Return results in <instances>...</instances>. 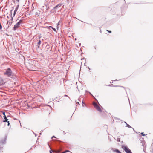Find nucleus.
Masks as SVG:
<instances>
[{"instance_id": "obj_1", "label": "nucleus", "mask_w": 153, "mask_h": 153, "mask_svg": "<svg viewBox=\"0 0 153 153\" xmlns=\"http://www.w3.org/2000/svg\"><path fill=\"white\" fill-rule=\"evenodd\" d=\"M4 74L8 77L13 76V74L11 69L9 68L7 69Z\"/></svg>"}, {"instance_id": "obj_2", "label": "nucleus", "mask_w": 153, "mask_h": 153, "mask_svg": "<svg viewBox=\"0 0 153 153\" xmlns=\"http://www.w3.org/2000/svg\"><path fill=\"white\" fill-rule=\"evenodd\" d=\"M22 21L21 20H19L16 24L14 25L13 27V30L15 31L19 27V25L20 24L22 23Z\"/></svg>"}, {"instance_id": "obj_3", "label": "nucleus", "mask_w": 153, "mask_h": 153, "mask_svg": "<svg viewBox=\"0 0 153 153\" xmlns=\"http://www.w3.org/2000/svg\"><path fill=\"white\" fill-rule=\"evenodd\" d=\"M122 148L126 153H132L131 150L127 147L125 146H122Z\"/></svg>"}, {"instance_id": "obj_4", "label": "nucleus", "mask_w": 153, "mask_h": 153, "mask_svg": "<svg viewBox=\"0 0 153 153\" xmlns=\"http://www.w3.org/2000/svg\"><path fill=\"white\" fill-rule=\"evenodd\" d=\"M93 105L95 108L98 111L100 112H102V110L99 107V106L95 102H94L93 103Z\"/></svg>"}, {"instance_id": "obj_5", "label": "nucleus", "mask_w": 153, "mask_h": 153, "mask_svg": "<svg viewBox=\"0 0 153 153\" xmlns=\"http://www.w3.org/2000/svg\"><path fill=\"white\" fill-rule=\"evenodd\" d=\"M19 5L18 4L17 6L16 7V8L15 9V10L14 11V13H13L14 16L15 15L16 11L18 10V9L19 7Z\"/></svg>"}, {"instance_id": "obj_6", "label": "nucleus", "mask_w": 153, "mask_h": 153, "mask_svg": "<svg viewBox=\"0 0 153 153\" xmlns=\"http://www.w3.org/2000/svg\"><path fill=\"white\" fill-rule=\"evenodd\" d=\"M62 4H58L54 7V9H55L57 7H59L62 5Z\"/></svg>"}, {"instance_id": "obj_7", "label": "nucleus", "mask_w": 153, "mask_h": 153, "mask_svg": "<svg viewBox=\"0 0 153 153\" xmlns=\"http://www.w3.org/2000/svg\"><path fill=\"white\" fill-rule=\"evenodd\" d=\"M114 151L116 152L117 153H121L120 151L118 149H116L114 150Z\"/></svg>"}, {"instance_id": "obj_8", "label": "nucleus", "mask_w": 153, "mask_h": 153, "mask_svg": "<svg viewBox=\"0 0 153 153\" xmlns=\"http://www.w3.org/2000/svg\"><path fill=\"white\" fill-rule=\"evenodd\" d=\"M126 127H128V128H132L133 129V130H134V128H132V127H131V126L130 125H129V124H127V125H126Z\"/></svg>"}, {"instance_id": "obj_9", "label": "nucleus", "mask_w": 153, "mask_h": 153, "mask_svg": "<svg viewBox=\"0 0 153 153\" xmlns=\"http://www.w3.org/2000/svg\"><path fill=\"white\" fill-rule=\"evenodd\" d=\"M19 0H12L13 1V2L15 3L16 1V2L18 3V4H19Z\"/></svg>"}, {"instance_id": "obj_10", "label": "nucleus", "mask_w": 153, "mask_h": 153, "mask_svg": "<svg viewBox=\"0 0 153 153\" xmlns=\"http://www.w3.org/2000/svg\"><path fill=\"white\" fill-rule=\"evenodd\" d=\"M117 142H120V138H117Z\"/></svg>"}, {"instance_id": "obj_11", "label": "nucleus", "mask_w": 153, "mask_h": 153, "mask_svg": "<svg viewBox=\"0 0 153 153\" xmlns=\"http://www.w3.org/2000/svg\"><path fill=\"white\" fill-rule=\"evenodd\" d=\"M5 120H4L3 121V122H7L8 121V119H7V118L5 119Z\"/></svg>"}, {"instance_id": "obj_12", "label": "nucleus", "mask_w": 153, "mask_h": 153, "mask_svg": "<svg viewBox=\"0 0 153 153\" xmlns=\"http://www.w3.org/2000/svg\"><path fill=\"white\" fill-rule=\"evenodd\" d=\"M69 151L68 150H66L65 152H63L62 153H65L66 152H69Z\"/></svg>"}, {"instance_id": "obj_13", "label": "nucleus", "mask_w": 153, "mask_h": 153, "mask_svg": "<svg viewBox=\"0 0 153 153\" xmlns=\"http://www.w3.org/2000/svg\"><path fill=\"white\" fill-rule=\"evenodd\" d=\"M41 43V41L40 40H39L38 43V44L39 45Z\"/></svg>"}, {"instance_id": "obj_14", "label": "nucleus", "mask_w": 153, "mask_h": 153, "mask_svg": "<svg viewBox=\"0 0 153 153\" xmlns=\"http://www.w3.org/2000/svg\"><path fill=\"white\" fill-rule=\"evenodd\" d=\"M3 117L4 119H5L7 118L5 115H4V116Z\"/></svg>"}, {"instance_id": "obj_15", "label": "nucleus", "mask_w": 153, "mask_h": 153, "mask_svg": "<svg viewBox=\"0 0 153 153\" xmlns=\"http://www.w3.org/2000/svg\"><path fill=\"white\" fill-rule=\"evenodd\" d=\"M141 134L143 136H145V134H144V133H143V132H142L141 133Z\"/></svg>"}, {"instance_id": "obj_16", "label": "nucleus", "mask_w": 153, "mask_h": 153, "mask_svg": "<svg viewBox=\"0 0 153 153\" xmlns=\"http://www.w3.org/2000/svg\"><path fill=\"white\" fill-rule=\"evenodd\" d=\"M60 150H57L56 151V152H58V153H59L60 152Z\"/></svg>"}, {"instance_id": "obj_17", "label": "nucleus", "mask_w": 153, "mask_h": 153, "mask_svg": "<svg viewBox=\"0 0 153 153\" xmlns=\"http://www.w3.org/2000/svg\"><path fill=\"white\" fill-rule=\"evenodd\" d=\"M52 29L53 30H54V31H56V29L55 28H54L53 27V28H52Z\"/></svg>"}, {"instance_id": "obj_18", "label": "nucleus", "mask_w": 153, "mask_h": 153, "mask_svg": "<svg viewBox=\"0 0 153 153\" xmlns=\"http://www.w3.org/2000/svg\"><path fill=\"white\" fill-rule=\"evenodd\" d=\"M53 27H52V26H49V27H48V28L49 29H50V28H52V29L53 28Z\"/></svg>"}, {"instance_id": "obj_19", "label": "nucleus", "mask_w": 153, "mask_h": 153, "mask_svg": "<svg viewBox=\"0 0 153 153\" xmlns=\"http://www.w3.org/2000/svg\"><path fill=\"white\" fill-rule=\"evenodd\" d=\"M2 114H3L4 116V115H5V113L4 112V111H2Z\"/></svg>"}, {"instance_id": "obj_20", "label": "nucleus", "mask_w": 153, "mask_h": 153, "mask_svg": "<svg viewBox=\"0 0 153 153\" xmlns=\"http://www.w3.org/2000/svg\"><path fill=\"white\" fill-rule=\"evenodd\" d=\"M7 122V123H8L7 125H8V126H9V125H10L9 121H8Z\"/></svg>"}, {"instance_id": "obj_21", "label": "nucleus", "mask_w": 153, "mask_h": 153, "mask_svg": "<svg viewBox=\"0 0 153 153\" xmlns=\"http://www.w3.org/2000/svg\"><path fill=\"white\" fill-rule=\"evenodd\" d=\"M76 102L79 105V102H77L76 100Z\"/></svg>"}, {"instance_id": "obj_22", "label": "nucleus", "mask_w": 153, "mask_h": 153, "mask_svg": "<svg viewBox=\"0 0 153 153\" xmlns=\"http://www.w3.org/2000/svg\"><path fill=\"white\" fill-rule=\"evenodd\" d=\"M107 31H108L109 33H111V31H108L107 30Z\"/></svg>"}, {"instance_id": "obj_23", "label": "nucleus", "mask_w": 153, "mask_h": 153, "mask_svg": "<svg viewBox=\"0 0 153 153\" xmlns=\"http://www.w3.org/2000/svg\"><path fill=\"white\" fill-rule=\"evenodd\" d=\"M50 153H52V152H51V150L50 151Z\"/></svg>"}, {"instance_id": "obj_24", "label": "nucleus", "mask_w": 153, "mask_h": 153, "mask_svg": "<svg viewBox=\"0 0 153 153\" xmlns=\"http://www.w3.org/2000/svg\"><path fill=\"white\" fill-rule=\"evenodd\" d=\"M124 123H125L126 124H127L126 122H125Z\"/></svg>"}, {"instance_id": "obj_25", "label": "nucleus", "mask_w": 153, "mask_h": 153, "mask_svg": "<svg viewBox=\"0 0 153 153\" xmlns=\"http://www.w3.org/2000/svg\"><path fill=\"white\" fill-rule=\"evenodd\" d=\"M53 137L55 138V136H53V137L52 138H53Z\"/></svg>"}, {"instance_id": "obj_26", "label": "nucleus", "mask_w": 153, "mask_h": 153, "mask_svg": "<svg viewBox=\"0 0 153 153\" xmlns=\"http://www.w3.org/2000/svg\"><path fill=\"white\" fill-rule=\"evenodd\" d=\"M37 136L36 134H35V136L36 137Z\"/></svg>"}, {"instance_id": "obj_27", "label": "nucleus", "mask_w": 153, "mask_h": 153, "mask_svg": "<svg viewBox=\"0 0 153 153\" xmlns=\"http://www.w3.org/2000/svg\"><path fill=\"white\" fill-rule=\"evenodd\" d=\"M65 96H67V97L68 96H67V95H65Z\"/></svg>"}, {"instance_id": "obj_28", "label": "nucleus", "mask_w": 153, "mask_h": 153, "mask_svg": "<svg viewBox=\"0 0 153 153\" xmlns=\"http://www.w3.org/2000/svg\"><path fill=\"white\" fill-rule=\"evenodd\" d=\"M40 134V135H41V133H40V134Z\"/></svg>"}, {"instance_id": "obj_29", "label": "nucleus", "mask_w": 153, "mask_h": 153, "mask_svg": "<svg viewBox=\"0 0 153 153\" xmlns=\"http://www.w3.org/2000/svg\"><path fill=\"white\" fill-rule=\"evenodd\" d=\"M37 14V13H36V14Z\"/></svg>"}, {"instance_id": "obj_30", "label": "nucleus", "mask_w": 153, "mask_h": 153, "mask_svg": "<svg viewBox=\"0 0 153 153\" xmlns=\"http://www.w3.org/2000/svg\"><path fill=\"white\" fill-rule=\"evenodd\" d=\"M12 19H13V18L12 17Z\"/></svg>"}, {"instance_id": "obj_31", "label": "nucleus", "mask_w": 153, "mask_h": 153, "mask_svg": "<svg viewBox=\"0 0 153 153\" xmlns=\"http://www.w3.org/2000/svg\"><path fill=\"white\" fill-rule=\"evenodd\" d=\"M50 107H51L50 106H49V105H48Z\"/></svg>"}, {"instance_id": "obj_32", "label": "nucleus", "mask_w": 153, "mask_h": 153, "mask_svg": "<svg viewBox=\"0 0 153 153\" xmlns=\"http://www.w3.org/2000/svg\"><path fill=\"white\" fill-rule=\"evenodd\" d=\"M78 91H79V89L78 90Z\"/></svg>"}]
</instances>
